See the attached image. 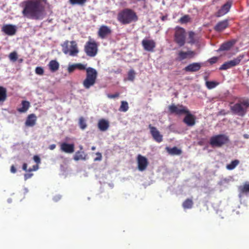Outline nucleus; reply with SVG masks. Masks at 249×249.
Wrapping results in <instances>:
<instances>
[{"instance_id": "3c124183", "label": "nucleus", "mask_w": 249, "mask_h": 249, "mask_svg": "<svg viewBox=\"0 0 249 249\" xmlns=\"http://www.w3.org/2000/svg\"><path fill=\"white\" fill-rule=\"evenodd\" d=\"M10 170L13 173H15L17 172V170L14 165L11 166Z\"/></svg>"}, {"instance_id": "603ef678", "label": "nucleus", "mask_w": 249, "mask_h": 249, "mask_svg": "<svg viewBox=\"0 0 249 249\" xmlns=\"http://www.w3.org/2000/svg\"><path fill=\"white\" fill-rule=\"evenodd\" d=\"M56 147V145L55 144H52L51 145H50L49 147V148L51 150H53V149H54Z\"/></svg>"}, {"instance_id": "6e6d98bb", "label": "nucleus", "mask_w": 249, "mask_h": 249, "mask_svg": "<svg viewBox=\"0 0 249 249\" xmlns=\"http://www.w3.org/2000/svg\"><path fill=\"white\" fill-rule=\"evenodd\" d=\"M91 149L92 150H95L96 147L95 146H92Z\"/></svg>"}, {"instance_id": "f03ea898", "label": "nucleus", "mask_w": 249, "mask_h": 249, "mask_svg": "<svg viewBox=\"0 0 249 249\" xmlns=\"http://www.w3.org/2000/svg\"><path fill=\"white\" fill-rule=\"evenodd\" d=\"M76 68L79 71H86V78L83 81L82 84L86 89H89L93 86L97 80V71L93 68L87 67V64L76 63Z\"/></svg>"}, {"instance_id": "4be33fe9", "label": "nucleus", "mask_w": 249, "mask_h": 249, "mask_svg": "<svg viewBox=\"0 0 249 249\" xmlns=\"http://www.w3.org/2000/svg\"><path fill=\"white\" fill-rule=\"evenodd\" d=\"M186 116L183 119V122L188 126H193L195 124V117L189 112L186 113Z\"/></svg>"}, {"instance_id": "b1692460", "label": "nucleus", "mask_w": 249, "mask_h": 249, "mask_svg": "<svg viewBox=\"0 0 249 249\" xmlns=\"http://www.w3.org/2000/svg\"><path fill=\"white\" fill-rule=\"evenodd\" d=\"M234 41H229L224 43H223L220 46V48L218 49V51H223L229 50L234 45Z\"/></svg>"}, {"instance_id": "c85d7f7f", "label": "nucleus", "mask_w": 249, "mask_h": 249, "mask_svg": "<svg viewBox=\"0 0 249 249\" xmlns=\"http://www.w3.org/2000/svg\"><path fill=\"white\" fill-rule=\"evenodd\" d=\"M166 150L168 153L172 155H179L181 154V150L177 147L175 146L173 148L166 147Z\"/></svg>"}, {"instance_id": "09e8293b", "label": "nucleus", "mask_w": 249, "mask_h": 249, "mask_svg": "<svg viewBox=\"0 0 249 249\" xmlns=\"http://www.w3.org/2000/svg\"><path fill=\"white\" fill-rule=\"evenodd\" d=\"M38 166L37 165H34L32 167V168H30L28 169L29 172H32L33 171H36L38 169Z\"/></svg>"}, {"instance_id": "6ab92c4d", "label": "nucleus", "mask_w": 249, "mask_h": 249, "mask_svg": "<svg viewBox=\"0 0 249 249\" xmlns=\"http://www.w3.org/2000/svg\"><path fill=\"white\" fill-rule=\"evenodd\" d=\"M37 117L36 115L34 113L29 114L26 119V120L25 122V124L26 126L27 127H33L34 126L36 122Z\"/></svg>"}, {"instance_id": "8fccbe9b", "label": "nucleus", "mask_w": 249, "mask_h": 249, "mask_svg": "<svg viewBox=\"0 0 249 249\" xmlns=\"http://www.w3.org/2000/svg\"><path fill=\"white\" fill-rule=\"evenodd\" d=\"M197 144L200 146H202L204 144V139H202L198 141Z\"/></svg>"}, {"instance_id": "c03bdc74", "label": "nucleus", "mask_w": 249, "mask_h": 249, "mask_svg": "<svg viewBox=\"0 0 249 249\" xmlns=\"http://www.w3.org/2000/svg\"><path fill=\"white\" fill-rule=\"evenodd\" d=\"M97 157L95 158L94 160V161H100L102 160V156L101 153L99 152L96 153Z\"/></svg>"}, {"instance_id": "aec40b11", "label": "nucleus", "mask_w": 249, "mask_h": 249, "mask_svg": "<svg viewBox=\"0 0 249 249\" xmlns=\"http://www.w3.org/2000/svg\"><path fill=\"white\" fill-rule=\"evenodd\" d=\"M229 26L228 20H224L218 22L214 27L216 32H221L227 28Z\"/></svg>"}, {"instance_id": "2f4dec72", "label": "nucleus", "mask_w": 249, "mask_h": 249, "mask_svg": "<svg viewBox=\"0 0 249 249\" xmlns=\"http://www.w3.org/2000/svg\"><path fill=\"white\" fill-rule=\"evenodd\" d=\"M239 163V160H232L230 164L226 165V168L229 170H233L237 166Z\"/></svg>"}, {"instance_id": "5701e85b", "label": "nucleus", "mask_w": 249, "mask_h": 249, "mask_svg": "<svg viewBox=\"0 0 249 249\" xmlns=\"http://www.w3.org/2000/svg\"><path fill=\"white\" fill-rule=\"evenodd\" d=\"M7 91L6 88L0 86V105H2L7 100Z\"/></svg>"}, {"instance_id": "a19ab883", "label": "nucleus", "mask_w": 249, "mask_h": 249, "mask_svg": "<svg viewBox=\"0 0 249 249\" xmlns=\"http://www.w3.org/2000/svg\"><path fill=\"white\" fill-rule=\"evenodd\" d=\"M35 72L38 75H42L44 74V71L42 67H37L35 69Z\"/></svg>"}, {"instance_id": "72a5a7b5", "label": "nucleus", "mask_w": 249, "mask_h": 249, "mask_svg": "<svg viewBox=\"0 0 249 249\" xmlns=\"http://www.w3.org/2000/svg\"><path fill=\"white\" fill-rule=\"evenodd\" d=\"M79 125L80 128L84 130L87 127L86 122L84 117H81L79 119Z\"/></svg>"}, {"instance_id": "39448f33", "label": "nucleus", "mask_w": 249, "mask_h": 249, "mask_svg": "<svg viewBox=\"0 0 249 249\" xmlns=\"http://www.w3.org/2000/svg\"><path fill=\"white\" fill-rule=\"evenodd\" d=\"M230 142L229 138L225 134L213 135L210 139L209 143L212 147H221Z\"/></svg>"}, {"instance_id": "13d9d810", "label": "nucleus", "mask_w": 249, "mask_h": 249, "mask_svg": "<svg viewBox=\"0 0 249 249\" xmlns=\"http://www.w3.org/2000/svg\"><path fill=\"white\" fill-rule=\"evenodd\" d=\"M165 18H165V17H162V20H164V19H165Z\"/></svg>"}, {"instance_id": "f257e3e1", "label": "nucleus", "mask_w": 249, "mask_h": 249, "mask_svg": "<svg viewBox=\"0 0 249 249\" xmlns=\"http://www.w3.org/2000/svg\"><path fill=\"white\" fill-rule=\"evenodd\" d=\"M47 0H27L21 3L23 7L22 14L27 18L39 20L44 18L45 7L41 1L46 2Z\"/></svg>"}, {"instance_id": "a878e982", "label": "nucleus", "mask_w": 249, "mask_h": 249, "mask_svg": "<svg viewBox=\"0 0 249 249\" xmlns=\"http://www.w3.org/2000/svg\"><path fill=\"white\" fill-rule=\"evenodd\" d=\"M48 66L52 72H55L58 70L59 64L56 60H52L49 62Z\"/></svg>"}, {"instance_id": "9b49d317", "label": "nucleus", "mask_w": 249, "mask_h": 249, "mask_svg": "<svg viewBox=\"0 0 249 249\" xmlns=\"http://www.w3.org/2000/svg\"><path fill=\"white\" fill-rule=\"evenodd\" d=\"M243 55H239L236 58L224 63L219 68L220 70H226L238 65L243 58Z\"/></svg>"}, {"instance_id": "bb28decb", "label": "nucleus", "mask_w": 249, "mask_h": 249, "mask_svg": "<svg viewBox=\"0 0 249 249\" xmlns=\"http://www.w3.org/2000/svg\"><path fill=\"white\" fill-rule=\"evenodd\" d=\"M73 159L75 161H78L79 160H86V155L83 151H78L76 152L75 154L73 156Z\"/></svg>"}, {"instance_id": "dca6fc26", "label": "nucleus", "mask_w": 249, "mask_h": 249, "mask_svg": "<svg viewBox=\"0 0 249 249\" xmlns=\"http://www.w3.org/2000/svg\"><path fill=\"white\" fill-rule=\"evenodd\" d=\"M1 31L7 35L13 36L16 33L17 27L14 25L6 24L2 26Z\"/></svg>"}, {"instance_id": "4c0bfd02", "label": "nucleus", "mask_w": 249, "mask_h": 249, "mask_svg": "<svg viewBox=\"0 0 249 249\" xmlns=\"http://www.w3.org/2000/svg\"><path fill=\"white\" fill-rule=\"evenodd\" d=\"M190 18L189 16L185 15L179 19V21L182 24L186 23L190 21Z\"/></svg>"}, {"instance_id": "f8f14e48", "label": "nucleus", "mask_w": 249, "mask_h": 249, "mask_svg": "<svg viewBox=\"0 0 249 249\" xmlns=\"http://www.w3.org/2000/svg\"><path fill=\"white\" fill-rule=\"evenodd\" d=\"M148 128L150 129V134L153 139L157 142H160L163 141V136L161 135L157 128L152 126L151 124H149Z\"/></svg>"}, {"instance_id": "7c9ffc66", "label": "nucleus", "mask_w": 249, "mask_h": 249, "mask_svg": "<svg viewBox=\"0 0 249 249\" xmlns=\"http://www.w3.org/2000/svg\"><path fill=\"white\" fill-rule=\"evenodd\" d=\"M193 200L190 198H187L183 202L182 207L184 209H191L193 207Z\"/></svg>"}, {"instance_id": "2eb2a0df", "label": "nucleus", "mask_w": 249, "mask_h": 249, "mask_svg": "<svg viewBox=\"0 0 249 249\" xmlns=\"http://www.w3.org/2000/svg\"><path fill=\"white\" fill-rule=\"evenodd\" d=\"M111 29L106 25H102L99 29L98 35L102 39L106 38L111 34Z\"/></svg>"}, {"instance_id": "49530a36", "label": "nucleus", "mask_w": 249, "mask_h": 249, "mask_svg": "<svg viewBox=\"0 0 249 249\" xmlns=\"http://www.w3.org/2000/svg\"><path fill=\"white\" fill-rule=\"evenodd\" d=\"M119 96V93H116L113 94H107V97L109 98L112 99V98H115L117 97H118Z\"/></svg>"}, {"instance_id": "cd10ccee", "label": "nucleus", "mask_w": 249, "mask_h": 249, "mask_svg": "<svg viewBox=\"0 0 249 249\" xmlns=\"http://www.w3.org/2000/svg\"><path fill=\"white\" fill-rule=\"evenodd\" d=\"M238 190L240 193V196L249 193V183L246 182L243 185H241L238 187Z\"/></svg>"}, {"instance_id": "412c9836", "label": "nucleus", "mask_w": 249, "mask_h": 249, "mask_svg": "<svg viewBox=\"0 0 249 249\" xmlns=\"http://www.w3.org/2000/svg\"><path fill=\"white\" fill-rule=\"evenodd\" d=\"M109 126V122L104 119H101L99 120L98 123V127L102 131H106Z\"/></svg>"}, {"instance_id": "473e14b6", "label": "nucleus", "mask_w": 249, "mask_h": 249, "mask_svg": "<svg viewBox=\"0 0 249 249\" xmlns=\"http://www.w3.org/2000/svg\"><path fill=\"white\" fill-rule=\"evenodd\" d=\"M129 108L128 103L126 101H123L119 109V111L126 112Z\"/></svg>"}, {"instance_id": "423d86ee", "label": "nucleus", "mask_w": 249, "mask_h": 249, "mask_svg": "<svg viewBox=\"0 0 249 249\" xmlns=\"http://www.w3.org/2000/svg\"><path fill=\"white\" fill-rule=\"evenodd\" d=\"M63 52L71 56H76L79 52L77 44L75 41H65L62 45Z\"/></svg>"}, {"instance_id": "20e7f679", "label": "nucleus", "mask_w": 249, "mask_h": 249, "mask_svg": "<svg viewBox=\"0 0 249 249\" xmlns=\"http://www.w3.org/2000/svg\"><path fill=\"white\" fill-rule=\"evenodd\" d=\"M249 108V99H246L239 101L233 106L231 107L232 112L239 116H244Z\"/></svg>"}, {"instance_id": "864d4df0", "label": "nucleus", "mask_w": 249, "mask_h": 249, "mask_svg": "<svg viewBox=\"0 0 249 249\" xmlns=\"http://www.w3.org/2000/svg\"><path fill=\"white\" fill-rule=\"evenodd\" d=\"M22 169L25 171H27V164L26 163H23L22 165Z\"/></svg>"}, {"instance_id": "e433bc0d", "label": "nucleus", "mask_w": 249, "mask_h": 249, "mask_svg": "<svg viewBox=\"0 0 249 249\" xmlns=\"http://www.w3.org/2000/svg\"><path fill=\"white\" fill-rule=\"evenodd\" d=\"M206 85L208 89H212L216 86L217 83L213 81H207Z\"/></svg>"}, {"instance_id": "f3484780", "label": "nucleus", "mask_w": 249, "mask_h": 249, "mask_svg": "<svg viewBox=\"0 0 249 249\" xmlns=\"http://www.w3.org/2000/svg\"><path fill=\"white\" fill-rule=\"evenodd\" d=\"M60 149L62 152L66 153H72L74 151V144L73 143L62 142L60 144Z\"/></svg>"}, {"instance_id": "58836bf2", "label": "nucleus", "mask_w": 249, "mask_h": 249, "mask_svg": "<svg viewBox=\"0 0 249 249\" xmlns=\"http://www.w3.org/2000/svg\"><path fill=\"white\" fill-rule=\"evenodd\" d=\"M9 58L11 61H12L13 62L16 61L18 59L17 53L16 52H13L12 53H11L9 54Z\"/></svg>"}, {"instance_id": "ea45409f", "label": "nucleus", "mask_w": 249, "mask_h": 249, "mask_svg": "<svg viewBox=\"0 0 249 249\" xmlns=\"http://www.w3.org/2000/svg\"><path fill=\"white\" fill-rule=\"evenodd\" d=\"M138 2H140L141 5L142 6V8L145 9L147 7L146 0H132V2L136 3Z\"/></svg>"}, {"instance_id": "37998d69", "label": "nucleus", "mask_w": 249, "mask_h": 249, "mask_svg": "<svg viewBox=\"0 0 249 249\" xmlns=\"http://www.w3.org/2000/svg\"><path fill=\"white\" fill-rule=\"evenodd\" d=\"M218 59L217 57L214 56L209 59L208 61L211 64L215 63Z\"/></svg>"}, {"instance_id": "7ed1b4c3", "label": "nucleus", "mask_w": 249, "mask_h": 249, "mask_svg": "<svg viewBox=\"0 0 249 249\" xmlns=\"http://www.w3.org/2000/svg\"><path fill=\"white\" fill-rule=\"evenodd\" d=\"M117 20L124 25L128 24L138 20L136 12L132 9L125 8L121 11L117 15Z\"/></svg>"}, {"instance_id": "5fc2aeb1", "label": "nucleus", "mask_w": 249, "mask_h": 249, "mask_svg": "<svg viewBox=\"0 0 249 249\" xmlns=\"http://www.w3.org/2000/svg\"><path fill=\"white\" fill-rule=\"evenodd\" d=\"M194 35V33L193 32H191L189 33L190 37H193Z\"/></svg>"}, {"instance_id": "a211bd4d", "label": "nucleus", "mask_w": 249, "mask_h": 249, "mask_svg": "<svg viewBox=\"0 0 249 249\" xmlns=\"http://www.w3.org/2000/svg\"><path fill=\"white\" fill-rule=\"evenodd\" d=\"M201 66L200 63L194 62L185 67L184 70L188 72H196L200 69Z\"/></svg>"}, {"instance_id": "0eeeda50", "label": "nucleus", "mask_w": 249, "mask_h": 249, "mask_svg": "<svg viewBox=\"0 0 249 249\" xmlns=\"http://www.w3.org/2000/svg\"><path fill=\"white\" fill-rule=\"evenodd\" d=\"M186 32L184 28L177 26L175 28L174 40L178 46L182 47L185 43Z\"/></svg>"}, {"instance_id": "f704fd0d", "label": "nucleus", "mask_w": 249, "mask_h": 249, "mask_svg": "<svg viewBox=\"0 0 249 249\" xmlns=\"http://www.w3.org/2000/svg\"><path fill=\"white\" fill-rule=\"evenodd\" d=\"M87 0H69L70 3L71 5H83L86 2Z\"/></svg>"}, {"instance_id": "4d7b16f0", "label": "nucleus", "mask_w": 249, "mask_h": 249, "mask_svg": "<svg viewBox=\"0 0 249 249\" xmlns=\"http://www.w3.org/2000/svg\"><path fill=\"white\" fill-rule=\"evenodd\" d=\"M247 74L249 76V69L247 70Z\"/></svg>"}, {"instance_id": "ddd939ff", "label": "nucleus", "mask_w": 249, "mask_h": 249, "mask_svg": "<svg viewBox=\"0 0 249 249\" xmlns=\"http://www.w3.org/2000/svg\"><path fill=\"white\" fill-rule=\"evenodd\" d=\"M138 163V168L139 171H143L145 170L148 165V160L145 157L139 154L137 158Z\"/></svg>"}, {"instance_id": "9d476101", "label": "nucleus", "mask_w": 249, "mask_h": 249, "mask_svg": "<svg viewBox=\"0 0 249 249\" xmlns=\"http://www.w3.org/2000/svg\"><path fill=\"white\" fill-rule=\"evenodd\" d=\"M84 50L88 56L94 57L97 53V44L94 41H89L86 43Z\"/></svg>"}, {"instance_id": "79ce46f5", "label": "nucleus", "mask_w": 249, "mask_h": 249, "mask_svg": "<svg viewBox=\"0 0 249 249\" xmlns=\"http://www.w3.org/2000/svg\"><path fill=\"white\" fill-rule=\"evenodd\" d=\"M76 69H77V68L76 64L75 63L69 66L68 68V71L69 73H71L73 72Z\"/></svg>"}, {"instance_id": "c9c22d12", "label": "nucleus", "mask_w": 249, "mask_h": 249, "mask_svg": "<svg viewBox=\"0 0 249 249\" xmlns=\"http://www.w3.org/2000/svg\"><path fill=\"white\" fill-rule=\"evenodd\" d=\"M135 77V72L133 70H130L128 72V77L127 79L128 80L133 81Z\"/></svg>"}, {"instance_id": "c756f323", "label": "nucleus", "mask_w": 249, "mask_h": 249, "mask_svg": "<svg viewBox=\"0 0 249 249\" xmlns=\"http://www.w3.org/2000/svg\"><path fill=\"white\" fill-rule=\"evenodd\" d=\"M22 107L18 109L19 112H25L30 107V103L28 101H23L21 103Z\"/></svg>"}, {"instance_id": "393cba45", "label": "nucleus", "mask_w": 249, "mask_h": 249, "mask_svg": "<svg viewBox=\"0 0 249 249\" xmlns=\"http://www.w3.org/2000/svg\"><path fill=\"white\" fill-rule=\"evenodd\" d=\"M231 5L230 3L227 2L225 4H224L221 8L218 11L217 14L218 16L219 17L220 16L225 15L227 13H228L230 9Z\"/></svg>"}, {"instance_id": "1a4fd4ad", "label": "nucleus", "mask_w": 249, "mask_h": 249, "mask_svg": "<svg viewBox=\"0 0 249 249\" xmlns=\"http://www.w3.org/2000/svg\"><path fill=\"white\" fill-rule=\"evenodd\" d=\"M168 110L170 114L180 115L189 112L187 107L182 105H176L174 104L168 107Z\"/></svg>"}, {"instance_id": "4468645a", "label": "nucleus", "mask_w": 249, "mask_h": 249, "mask_svg": "<svg viewBox=\"0 0 249 249\" xmlns=\"http://www.w3.org/2000/svg\"><path fill=\"white\" fill-rule=\"evenodd\" d=\"M142 44L144 50L148 52H153L156 47V42L152 39H144Z\"/></svg>"}, {"instance_id": "a18cd8bd", "label": "nucleus", "mask_w": 249, "mask_h": 249, "mask_svg": "<svg viewBox=\"0 0 249 249\" xmlns=\"http://www.w3.org/2000/svg\"><path fill=\"white\" fill-rule=\"evenodd\" d=\"M34 161L37 163L39 164L41 162L40 159L37 155H35L33 157Z\"/></svg>"}, {"instance_id": "de8ad7c7", "label": "nucleus", "mask_w": 249, "mask_h": 249, "mask_svg": "<svg viewBox=\"0 0 249 249\" xmlns=\"http://www.w3.org/2000/svg\"><path fill=\"white\" fill-rule=\"evenodd\" d=\"M33 175V174L32 173L25 174L24 175L25 180H27V179L30 178H31L32 177Z\"/></svg>"}, {"instance_id": "6e6552de", "label": "nucleus", "mask_w": 249, "mask_h": 249, "mask_svg": "<svg viewBox=\"0 0 249 249\" xmlns=\"http://www.w3.org/2000/svg\"><path fill=\"white\" fill-rule=\"evenodd\" d=\"M196 54V52L191 50H188L187 51L180 50L177 53L176 60L182 61L185 59H191L194 58Z\"/></svg>"}]
</instances>
